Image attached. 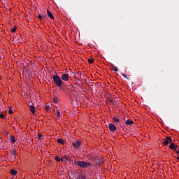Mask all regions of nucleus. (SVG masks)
I'll return each instance as SVG.
<instances>
[{
    "label": "nucleus",
    "instance_id": "obj_1",
    "mask_svg": "<svg viewBox=\"0 0 179 179\" xmlns=\"http://www.w3.org/2000/svg\"><path fill=\"white\" fill-rule=\"evenodd\" d=\"M53 82L57 85V87H59L60 90H62V85H64V81L60 78L58 74L52 75Z\"/></svg>",
    "mask_w": 179,
    "mask_h": 179
},
{
    "label": "nucleus",
    "instance_id": "obj_2",
    "mask_svg": "<svg viewBox=\"0 0 179 179\" xmlns=\"http://www.w3.org/2000/svg\"><path fill=\"white\" fill-rule=\"evenodd\" d=\"M75 163H76V164H78L80 169H88L90 167V166H92V163L89 162L79 161L78 162H76V161H75Z\"/></svg>",
    "mask_w": 179,
    "mask_h": 179
},
{
    "label": "nucleus",
    "instance_id": "obj_3",
    "mask_svg": "<svg viewBox=\"0 0 179 179\" xmlns=\"http://www.w3.org/2000/svg\"><path fill=\"white\" fill-rule=\"evenodd\" d=\"M7 157H8L10 162H15L16 160V150L15 148H12L10 150V154H7Z\"/></svg>",
    "mask_w": 179,
    "mask_h": 179
},
{
    "label": "nucleus",
    "instance_id": "obj_4",
    "mask_svg": "<svg viewBox=\"0 0 179 179\" xmlns=\"http://www.w3.org/2000/svg\"><path fill=\"white\" fill-rule=\"evenodd\" d=\"M82 143H83V142H82V141L76 140L72 142V145L74 148V149H79V148H80V146H82Z\"/></svg>",
    "mask_w": 179,
    "mask_h": 179
},
{
    "label": "nucleus",
    "instance_id": "obj_5",
    "mask_svg": "<svg viewBox=\"0 0 179 179\" xmlns=\"http://www.w3.org/2000/svg\"><path fill=\"white\" fill-rule=\"evenodd\" d=\"M171 142H173V139H171V137L167 136L165 139H164L162 143L165 146H167V145H169V143H171Z\"/></svg>",
    "mask_w": 179,
    "mask_h": 179
},
{
    "label": "nucleus",
    "instance_id": "obj_6",
    "mask_svg": "<svg viewBox=\"0 0 179 179\" xmlns=\"http://www.w3.org/2000/svg\"><path fill=\"white\" fill-rule=\"evenodd\" d=\"M108 128L110 129V132H115V131H117V127L113 123H110Z\"/></svg>",
    "mask_w": 179,
    "mask_h": 179
},
{
    "label": "nucleus",
    "instance_id": "obj_7",
    "mask_svg": "<svg viewBox=\"0 0 179 179\" xmlns=\"http://www.w3.org/2000/svg\"><path fill=\"white\" fill-rule=\"evenodd\" d=\"M61 79L62 80H64V82H68V80H69V75L64 73V74L62 75Z\"/></svg>",
    "mask_w": 179,
    "mask_h": 179
},
{
    "label": "nucleus",
    "instance_id": "obj_8",
    "mask_svg": "<svg viewBox=\"0 0 179 179\" xmlns=\"http://www.w3.org/2000/svg\"><path fill=\"white\" fill-rule=\"evenodd\" d=\"M93 162L96 163V164H100L101 160L99 157H94L92 159Z\"/></svg>",
    "mask_w": 179,
    "mask_h": 179
},
{
    "label": "nucleus",
    "instance_id": "obj_9",
    "mask_svg": "<svg viewBox=\"0 0 179 179\" xmlns=\"http://www.w3.org/2000/svg\"><path fill=\"white\" fill-rule=\"evenodd\" d=\"M29 110L32 114H36V107H34V105L29 106Z\"/></svg>",
    "mask_w": 179,
    "mask_h": 179
},
{
    "label": "nucleus",
    "instance_id": "obj_10",
    "mask_svg": "<svg viewBox=\"0 0 179 179\" xmlns=\"http://www.w3.org/2000/svg\"><path fill=\"white\" fill-rule=\"evenodd\" d=\"M112 120L116 124H118L120 122V118L118 117H117V116H114L113 117H112Z\"/></svg>",
    "mask_w": 179,
    "mask_h": 179
},
{
    "label": "nucleus",
    "instance_id": "obj_11",
    "mask_svg": "<svg viewBox=\"0 0 179 179\" xmlns=\"http://www.w3.org/2000/svg\"><path fill=\"white\" fill-rule=\"evenodd\" d=\"M47 15L50 19H55L54 15L50 13V10H47Z\"/></svg>",
    "mask_w": 179,
    "mask_h": 179
},
{
    "label": "nucleus",
    "instance_id": "obj_12",
    "mask_svg": "<svg viewBox=\"0 0 179 179\" xmlns=\"http://www.w3.org/2000/svg\"><path fill=\"white\" fill-rule=\"evenodd\" d=\"M125 124L126 125H132V124H134V121L129 120V119H127L126 121H125Z\"/></svg>",
    "mask_w": 179,
    "mask_h": 179
},
{
    "label": "nucleus",
    "instance_id": "obj_13",
    "mask_svg": "<svg viewBox=\"0 0 179 179\" xmlns=\"http://www.w3.org/2000/svg\"><path fill=\"white\" fill-rule=\"evenodd\" d=\"M10 173L12 176H16L17 174V171L15 169H10Z\"/></svg>",
    "mask_w": 179,
    "mask_h": 179
},
{
    "label": "nucleus",
    "instance_id": "obj_14",
    "mask_svg": "<svg viewBox=\"0 0 179 179\" xmlns=\"http://www.w3.org/2000/svg\"><path fill=\"white\" fill-rule=\"evenodd\" d=\"M110 66H112V69L115 71V72H118V67L114 66V64H110Z\"/></svg>",
    "mask_w": 179,
    "mask_h": 179
},
{
    "label": "nucleus",
    "instance_id": "obj_15",
    "mask_svg": "<svg viewBox=\"0 0 179 179\" xmlns=\"http://www.w3.org/2000/svg\"><path fill=\"white\" fill-rule=\"evenodd\" d=\"M169 148L171 150H176V144L174 143H171L170 145H169Z\"/></svg>",
    "mask_w": 179,
    "mask_h": 179
},
{
    "label": "nucleus",
    "instance_id": "obj_16",
    "mask_svg": "<svg viewBox=\"0 0 179 179\" xmlns=\"http://www.w3.org/2000/svg\"><path fill=\"white\" fill-rule=\"evenodd\" d=\"M38 17L40 20H43V19H45V15H41V13H38Z\"/></svg>",
    "mask_w": 179,
    "mask_h": 179
},
{
    "label": "nucleus",
    "instance_id": "obj_17",
    "mask_svg": "<svg viewBox=\"0 0 179 179\" xmlns=\"http://www.w3.org/2000/svg\"><path fill=\"white\" fill-rule=\"evenodd\" d=\"M57 143H61L62 145H64L65 143V141H64V139H62V138H58Z\"/></svg>",
    "mask_w": 179,
    "mask_h": 179
},
{
    "label": "nucleus",
    "instance_id": "obj_18",
    "mask_svg": "<svg viewBox=\"0 0 179 179\" xmlns=\"http://www.w3.org/2000/svg\"><path fill=\"white\" fill-rule=\"evenodd\" d=\"M10 141L12 142V143H15L16 142V139L15 138L14 136H10Z\"/></svg>",
    "mask_w": 179,
    "mask_h": 179
},
{
    "label": "nucleus",
    "instance_id": "obj_19",
    "mask_svg": "<svg viewBox=\"0 0 179 179\" xmlns=\"http://www.w3.org/2000/svg\"><path fill=\"white\" fill-rule=\"evenodd\" d=\"M53 103H55V104H57V103H58V97L57 96L53 97Z\"/></svg>",
    "mask_w": 179,
    "mask_h": 179
},
{
    "label": "nucleus",
    "instance_id": "obj_20",
    "mask_svg": "<svg viewBox=\"0 0 179 179\" xmlns=\"http://www.w3.org/2000/svg\"><path fill=\"white\" fill-rule=\"evenodd\" d=\"M77 179H86V176L83 175H80L79 176H78Z\"/></svg>",
    "mask_w": 179,
    "mask_h": 179
},
{
    "label": "nucleus",
    "instance_id": "obj_21",
    "mask_svg": "<svg viewBox=\"0 0 179 179\" xmlns=\"http://www.w3.org/2000/svg\"><path fill=\"white\" fill-rule=\"evenodd\" d=\"M55 160H56V162H58V163H59V162H61V158H59L58 156H56L55 157Z\"/></svg>",
    "mask_w": 179,
    "mask_h": 179
},
{
    "label": "nucleus",
    "instance_id": "obj_22",
    "mask_svg": "<svg viewBox=\"0 0 179 179\" xmlns=\"http://www.w3.org/2000/svg\"><path fill=\"white\" fill-rule=\"evenodd\" d=\"M17 29V27H13V28L11 29V32H12V33H15V31H16Z\"/></svg>",
    "mask_w": 179,
    "mask_h": 179
},
{
    "label": "nucleus",
    "instance_id": "obj_23",
    "mask_svg": "<svg viewBox=\"0 0 179 179\" xmlns=\"http://www.w3.org/2000/svg\"><path fill=\"white\" fill-rule=\"evenodd\" d=\"M88 62H89V64H93L94 62V58L89 59Z\"/></svg>",
    "mask_w": 179,
    "mask_h": 179
},
{
    "label": "nucleus",
    "instance_id": "obj_24",
    "mask_svg": "<svg viewBox=\"0 0 179 179\" xmlns=\"http://www.w3.org/2000/svg\"><path fill=\"white\" fill-rule=\"evenodd\" d=\"M122 76L125 78V79H127V80H129V78H128V76H127V75H125L124 73H122Z\"/></svg>",
    "mask_w": 179,
    "mask_h": 179
},
{
    "label": "nucleus",
    "instance_id": "obj_25",
    "mask_svg": "<svg viewBox=\"0 0 179 179\" xmlns=\"http://www.w3.org/2000/svg\"><path fill=\"white\" fill-rule=\"evenodd\" d=\"M175 151H176V155H179V146L175 148Z\"/></svg>",
    "mask_w": 179,
    "mask_h": 179
},
{
    "label": "nucleus",
    "instance_id": "obj_26",
    "mask_svg": "<svg viewBox=\"0 0 179 179\" xmlns=\"http://www.w3.org/2000/svg\"><path fill=\"white\" fill-rule=\"evenodd\" d=\"M108 101H109L110 103H113V102H114V101L113 100V98H111V97H109V98L108 99Z\"/></svg>",
    "mask_w": 179,
    "mask_h": 179
},
{
    "label": "nucleus",
    "instance_id": "obj_27",
    "mask_svg": "<svg viewBox=\"0 0 179 179\" xmlns=\"http://www.w3.org/2000/svg\"><path fill=\"white\" fill-rule=\"evenodd\" d=\"M57 120H58L59 117L61 115V113H59V110H57Z\"/></svg>",
    "mask_w": 179,
    "mask_h": 179
},
{
    "label": "nucleus",
    "instance_id": "obj_28",
    "mask_svg": "<svg viewBox=\"0 0 179 179\" xmlns=\"http://www.w3.org/2000/svg\"><path fill=\"white\" fill-rule=\"evenodd\" d=\"M0 118L5 120V115H3V114H0Z\"/></svg>",
    "mask_w": 179,
    "mask_h": 179
},
{
    "label": "nucleus",
    "instance_id": "obj_29",
    "mask_svg": "<svg viewBox=\"0 0 179 179\" xmlns=\"http://www.w3.org/2000/svg\"><path fill=\"white\" fill-rule=\"evenodd\" d=\"M45 108L46 111H48V110H50V106H45Z\"/></svg>",
    "mask_w": 179,
    "mask_h": 179
},
{
    "label": "nucleus",
    "instance_id": "obj_30",
    "mask_svg": "<svg viewBox=\"0 0 179 179\" xmlns=\"http://www.w3.org/2000/svg\"><path fill=\"white\" fill-rule=\"evenodd\" d=\"M64 159L66 160V162H68V160H69L68 156L65 155L64 157Z\"/></svg>",
    "mask_w": 179,
    "mask_h": 179
},
{
    "label": "nucleus",
    "instance_id": "obj_31",
    "mask_svg": "<svg viewBox=\"0 0 179 179\" xmlns=\"http://www.w3.org/2000/svg\"><path fill=\"white\" fill-rule=\"evenodd\" d=\"M8 113L13 114V110L11 108H10L8 110Z\"/></svg>",
    "mask_w": 179,
    "mask_h": 179
},
{
    "label": "nucleus",
    "instance_id": "obj_32",
    "mask_svg": "<svg viewBox=\"0 0 179 179\" xmlns=\"http://www.w3.org/2000/svg\"><path fill=\"white\" fill-rule=\"evenodd\" d=\"M41 134H38V136H37V138H38V139H41Z\"/></svg>",
    "mask_w": 179,
    "mask_h": 179
},
{
    "label": "nucleus",
    "instance_id": "obj_33",
    "mask_svg": "<svg viewBox=\"0 0 179 179\" xmlns=\"http://www.w3.org/2000/svg\"><path fill=\"white\" fill-rule=\"evenodd\" d=\"M76 73H78V75H80V76H82V73H80V71L77 72Z\"/></svg>",
    "mask_w": 179,
    "mask_h": 179
},
{
    "label": "nucleus",
    "instance_id": "obj_34",
    "mask_svg": "<svg viewBox=\"0 0 179 179\" xmlns=\"http://www.w3.org/2000/svg\"><path fill=\"white\" fill-rule=\"evenodd\" d=\"M60 162H65V159H60Z\"/></svg>",
    "mask_w": 179,
    "mask_h": 179
},
{
    "label": "nucleus",
    "instance_id": "obj_35",
    "mask_svg": "<svg viewBox=\"0 0 179 179\" xmlns=\"http://www.w3.org/2000/svg\"><path fill=\"white\" fill-rule=\"evenodd\" d=\"M177 159H178V160H179V157L178 156L177 157Z\"/></svg>",
    "mask_w": 179,
    "mask_h": 179
},
{
    "label": "nucleus",
    "instance_id": "obj_36",
    "mask_svg": "<svg viewBox=\"0 0 179 179\" xmlns=\"http://www.w3.org/2000/svg\"><path fill=\"white\" fill-rule=\"evenodd\" d=\"M0 79H1V76H0Z\"/></svg>",
    "mask_w": 179,
    "mask_h": 179
}]
</instances>
